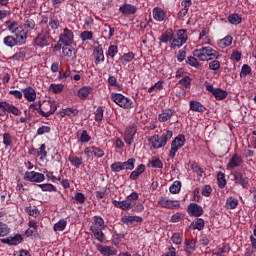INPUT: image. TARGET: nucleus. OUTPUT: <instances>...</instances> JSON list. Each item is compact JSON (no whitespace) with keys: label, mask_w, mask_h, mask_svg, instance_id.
I'll return each instance as SVG.
<instances>
[{"label":"nucleus","mask_w":256,"mask_h":256,"mask_svg":"<svg viewBox=\"0 0 256 256\" xmlns=\"http://www.w3.org/2000/svg\"><path fill=\"white\" fill-rule=\"evenodd\" d=\"M5 47L13 49V47H21L27 43V31L23 28H18L13 35H8L3 38Z\"/></svg>","instance_id":"obj_1"},{"label":"nucleus","mask_w":256,"mask_h":256,"mask_svg":"<svg viewBox=\"0 0 256 256\" xmlns=\"http://www.w3.org/2000/svg\"><path fill=\"white\" fill-rule=\"evenodd\" d=\"M172 137L173 131L164 130L161 136H159V134H154L153 136L148 137L147 140L151 144L152 149H162V147H165V145H167V141H170Z\"/></svg>","instance_id":"obj_2"},{"label":"nucleus","mask_w":256,"mask_h":256,"mask_svg":"<svg viewBox=\"0 0 256 256\" xmlns=\"http://www.w3.org/2000/svg\"><path fill=\"white\" fill-rule=\"evenodd\" d=\"M138 200H139V193L132 192L126 197L125 200H122V201L113 200L112 205H114L116 209H121L122 211H130V209H133L134 204H136Z\"/></svg>","instance_id":"obj_3"},{"label":"nucleus","mask_w":256,"mask_h":256,"mask_svg":"<svg viewBox=\"0 0 256 256\" xmlns=\"http://www.w3.org/2000/svg\"><path fill=\"white\" fill-rule=\"evenodd\" d=\"M193 56L197 57L199 61H213V59H219V53L209 46L194 50Z\"/></svg>","instance_id":"obj_4"},{"label":"nucleus","mask_w":256,"mask_h":256,"mask_svg":"<svg viewBox=\"0 0 256 256\" xmlns=\"http://www.w3.org/2000/svg\"><path fill=\"white\" fill-rule=\"evenodd\" d=\"M188 39L187 29L176 30L174 33V40L170 44L171 49H181V47L187 43Z\"/></svg>","instance_id":"obj_5"},{"label":"nucleus","mask_w":256,"mask_h":256,"mask_svg":"<svg viewBox=\"0 0 256 256\" xmlns=\"http://www.w3.org/2000/svg\"><path fill=\"white\" fill-rule=\"evenodd\" d=\"M185 143H187L185 135L179 134L176 136L171 142V148L168 154L169 159H175V155H177L179 149H183V147H185Z\"/></svg>","instance_id":"obj_6"},{"label":"nucleus","mask_w":256,"mask_h":256,"mask_svg":"<svg viewBox=\"0 0 256 256\" xmlns=\"http://www.w3.org/2000/svg\"><path fill=\"white\" fill-rule=\"evenodd\" d=\"M111 99L122 109H133V100L121 93H112Z\"/></svg>","instance_id":"obj_7"},{"label":"nucleus","mask_w":256,"mask_h":256,"mask_svg":"<svg viewBox=\"0 0 256 256\" xmlns=\"http://www.w3.org/2000/svg\"><path fill=\"white\" fill-rule=\"evenodd\" d=\"M51 43H53V37H51L49 30H42L35 38V44L37 47H41V49L49 47Z\"/></svg>","instance_id":"obj_8"},{"label":"nucleus","mask_w":256,"mask_h":256,"mask_svg":"<svg viewBox=\"0 0 256 256\" xmlns=\"http://www.w3.org/2000/svg\"><path fill=\"white\" fill-rule=\"evenodd\" d=\"M59 107V102L55 100H43L42 101V117H51L57 108Z\"/></svg>","instance_id":"obj_9"},{"label":"nucleus","mask_w":256,"mask_h":256,"mask_svg":"<svg viewBox=\"0 0 256 256\" xmlns=\"http://www.w3.org/2000/svg\"><path fill=\"white\" fill-rule=\"evenodd\" d=\"M75 42V34L69 28L62 29V32L59 35V43H62L64 47H71Z\"/></svg>","instance_id":"obj_10"},{"label":"nucleus","mask_w":256,"mask_h":256,"mask_svg":"<svg viewBox=\"0 0 256 256\" xmlns=\"http://www.w3.org/2000/svg\"><path fill=\"white\" fill-rule=\"evenodd\" d=\"M7 113H12L15 117H19L21 115V110L17 108L15 105L10 104L9 102L1 101L0 102V117H5Z\"/></svg>","instance_id":"obj_11"},{"label":"nucleus","mask_w":256,"mask_h":256,"mask_svg":"<svg viewBox=\"0 0 256 256\" xmlns=\"http://www.w3.org/2000/svg\"><path fill=\"white\" fill-rule=\"evenodd\" d=\"M135 135H137V124H129L124 130V141L128 147L133 145V141H135Z\"/></svg>","instance_id":"obj_12"},{"label":"nucleus","mask_w":256,"mask_h":256,"mask_svg":"<svg viewBox=\"0 0 256 256\" xmlns=\"http://www.w3.org/2000/svg\"><path fill=\"white\" fill-rule=\"evenodd\" d=\"M84 155H86L88 159L91 157H94V159H103V157H105V151L96 146H88L84 149Z\"/></svg>","instance_id":"obj_13"},{"label":"nucleus","mask_w":256,"mask_h":256,"mask_svg":"<svg viewBox=\"0 0 256 256\" xmlns=\"http://www.w3.org/2000/svg\"><path fill=\"white\" fill-rule=\"evenodd\" d=\"M24 181L30 183H43L45 181V174L35 171H26L24 174Z\"/></svg>","instance_id":"obj_14"},{"label":"nucleus","mask_w":256,"mask_h":256,"mask_svg":"<svg viewBox=\"0 0 256 256\" xmlns=\"http://www.w3.org/2000/svg\"><path fill=\"white\" fill-rule=\"evenodd\" d=\"M232 175L234 177L235 185H240L243 189H247V187H249V178L242 172L235 171Z\"/></svg>","instance_id":"obj_15"},{"label":"nucleus","mask_w":256,"mask_h":256,"mask_svg":"<svg viewBox=\"0 0 256 256\" xmlns=\"http://www.w3.org/2000/svg\"><path fill=\"white\" fill-rule=\"evenodd\" d=\"M158 204L160 207H163V209H177L180 207L179 201L171 200L167 197H161L158 201Z\"/></svg>","instance_id":"obj_16"},{"label":"nucleus","mask_w":256,"mask_h":256,"mask_svg":"<svg viewBox=\"0 0 256 256\" xmlns=\"http://www.w3.org/2000/svg\"><path fill=\"white\" fill-rule=\"evenodd\" d=\"M187 213L190 217H201L204 213L203 206L197 203H190L187 207Z\"/></svg>","instance_id":"obj_17"},{"label":"nucleus","mask_w":256,"mask_h":256,"mask_svg":"<svg viewBox=\"0 0 256 256\" xmlns=\"http://www.w3.org/2000/svg\"><path fill=\"white\" fill-rule=\"evenodd\" d=\"M93 57L95 65H99L105 62V53L103 51V45L99 44L94 47Z\"/></svg>","instance_id":"obj_18"},{"label":"nucleus","mask_w":256,"mask_h":256,"mask_svg":"<svg viewBox=\"0 0 256 256\" xmlns=\"http://www.w3.org/2000/svg\"><path fill=\"white\" fill-rule=\"evenodd\" d=\"M137 6L129 3H124L122 6L119 7V13H122L125 17H129L131 15H135L137 13Z\"/></svg>","instance_id":"obj_19"},{"label":"nucleus","mask_w":256,"mask_h":256,"mask_svg":"<svg viewBox=\"0 0 256 256\" xmlns=\"http://www.w3.org/2000/svg\"><path fill=\"white\" fill-rule=\"evenodd\" d=\"M0 241L4 243V245L17 246L23 243V236L21 234H15L13 237L2 238Z\"/></svg>","instance_id":"obj_20"},{"label":"nucleus","mask_w":256,"mask_h":256,"mask_svg":"<svg viewBox=\"0 0 256 256\" xmlns=\"http://www.w3.org/2000/svg\"><path fill=\"white\" fill-rule=\"evenodd\" d=\"M96 249L103 256H115V255H117V250L113 246H103L101 244H96Z\"/></svg>","instance_id":"obj_21"},{"label":"nucleus","mask_w":256,"mask_h":256,"mask_svg":"<svg viewBox=\"0 0 256 256\" xmlns=\"http://www.w3.org/2000/svg\"><path fill=\"white\" fill-rule=\"evenodd\" d=\"M241 165H243V157L235 153L227 164V169H237V167H241Z\"/></svg>","instance_id":"obj_22"},{"label":"nucleus","mask_w":256,"mask_h":256,"mask_svg":"<svg viewBox=\"0 0 256 256\" xmlns=\"http://www.w3.org/2000/svg\"><path fill=\"white\" fill-rule=\"evenodd\" d=\"M177 112L175 109H164L162 110V113L158 115V121L160 123H167V121H170V119L175 115Z\"/></svg>","instance_id":"obj_23"},{"label":"nucleus","mask_w":256,"mask_h":256,"mask_svg":"<svg viewBox=\"0 0 256 256\" xmlns=\"http://www.w3.org/2000/svg\"><path fill=\"white\" fill-rule=\"evenodd\" d=\"M93 91H95V89L92 86H83L78 90L77 97H79L81 101H85L89 99Z\"/></svg>","instance_id":"obj_24"},{"label":"nucleus","mask_w":256,"mask_h":256,"mask_svg":"<svg viewBox=\"0 0 256 256\" xmlns=\"http://www.w3.org/2000/svg\"><path fill=\"white\" fill-rule=\"evenodd\" d=\"M23 96L29 103H33L37 99V92L31 86L26 87L22 90Z\"/></svg>","instance_id":"obj_25"},{"label":"nucleus","mask_w":256,"mask_h":256,"mask_svg":"<svg viewBox=\"0 0 256 256\" xmlns=\"http://www.w3.org/2000/svg\"><path fill=\"white\" fill-rule=\"evenodd\" d=\"M121 223L128 226L133 225V223H143V217L124 215L121 218Z\"/></svg>","instance_id":"obj_26"},{"label":"nucleus","mask_w":256,"mask_h":256,"mask_svg":"<svg viewBox=\"0 0 256 256\" xmlns=\"http://www.w3.org/2000/svg\"><path fill=\"white\" fill-rule=\"evenodd\" d=\"M68 161L72 167H75V169H79V167L85 163L82 157L73 154V152L69 154Z\"/></svg>","instance_id":"obj_27"},{"label":"nucleus","mask_w":256,"mask_h":256,"mask_svg":"<svg viewBox=\"0 0 256 256\" xmlns=\"http://www.w3.org/2000/svg\"><path fill=\"white\" fill-rule=\"evenodd\" d=\"M190 111H193L194 113H205L207 111V108L201 104V102L196 100H191L189 102Z\"/></svg>","instance_id":"obj_28"},{"label":"nucleus","mask_w":256,"mask_h":256,"mask_svg":"<svg viewBox=\"0 0 256 256\" xmlns=\"http://www.w3.org/2000/svg\"><path fill=\"white\" fill-rule=\"evenodd\" d=\"M103 230L104 229H101V228L90 227V231L93 237H95V239L100 243H105V241H107V238L105 237V233H103Z\"/></svg>","instance_id":"obj_29"},{"label":"nucleus","mask_w":256,"mask_h":256,"mask_svg":"<svg viewBox=\"0 0 256 256\" xmlns=\"http://www.w3.org/2000/svg\"><path fill=\"white\" fill-rule=\"evenodd\" d=\"M145 169H146L145 164L138 165L135 168V170L130 173L129 179H131V181H137L139 177H141V175L145 173Z\"/></svg>","instance_id":"obj_30"},{"label":"nucleus","mask_w":256,"mask_h":256,"mask_svg":"<svg viewBox=\"0 0 256 256\" xmlns=\"http://www.w3.org/2000/svg\"><path fill=\"white\" fill-rule=\"evenodd\" d=\"M173 40H174V32L171 29L166 30L158 38V41H160V43H170V45L171 43H173Z\"/></svg>","instance_id":"obj_31"},{"label":"nucleus","mask_w":256,"mask_h":256,"mask_svg":"<svg viewBox=\"0 0 256 256\" xmlns=\"http://www.w3.org/2000/svg\"><path fill=\"white\" fill-rule=\"evenodd\" d=\"M184 251L186 253V255L191 256L193 255L195 249H196V245L197 243L195 242V240L193 239H186L184 242Z\"/></svg>","instance_id":"obj_32"},{"label":"nucleus","mask_w":256,"mask_h":256,"mask_svg":"<svg viewBox=\"0 0 256 256\" xmlns=\"http://www.w3.org/2000/svg\"><path fill=\"white\" fill-rule=\"evenodd\" d=\"M152 13H153V19L155 21H158L159 23L165 21V17H167V13L165 12V10L159 7H155Z\"/></svg>","instance_id":"obj_33"},{"label":"nucleus","mask_w":256,"mask_h":256,"mask_svg":"<svg viewBox=\"0 0 256 256\" xmlns=\"http://www.w3.org/2000/svg\"><path fill=\"white\" fill-rule=\"evenodd\" d=\"M4 25L8 31H11L13 34L17 32V29H23V27L19 26V23L13 19H9Z\"/></svg>","instance_id":"obj_34"},{"label":"nucleus","mask_w":256,"mask_h":256,"mask_svg":"<svg viewBox=\"0 0 256 256\" xmlns=\"http://www.w3.org/2000/svg\"><path fill=\"white\" fill-rule=\"evenodd\" d=\"M92 220L94 225H91L90 227H95V229H105V227H107L105 225V220L103 219V217L99 215L93 216Z\"/></svg>","instance_id":"obj_35"},{"label":"nucleus","mask_w":256,"mask_h":256,"mask_svg":"<svg viewBox=\"0 0 256 256\" xmlns=\"http://www.w3.org/2000/svg\"><path fill=\"white\" fill-rule=\"evenodd\" d=\"M238 206H239V200L234 196H229L226 199L225 209L233 210V209H237Z\"/></svg>","instance_id":"obj_36"},{"label":"nucleus","mask_w":256,"mask_h":256,"mask_svg":"<svg viewBox=\"0 0 256 256\" xmlns=\"http://www.w3.org/2000/svg\"><path fill=\"white\" fill-rule=\"evenodd\" d=\"M227 21L228 23H230V25H241L243 18L241 17V15L233 13L228 15Z\"/></svg>","instance_id":"obj_37"},{"label":"nucleus","mask_w":256,"mask_h":256,"mask_svg":"<svg viewBox=\"0 0 256 256\" xmlns=\"http://www.w3.org/2000/svg\"><path fill=\"white\" fill-rule=\"evenodd\" d=\"M232 43H233V36L227 35L223 39L218 40V47H220V49H226V47H230Z\"/></svg>","instance_id":"obj_38"},{"label":"nucleus","mask_w":256,"mask_h":256,"mask_svg":"<svg viewBox=\"0 0 256 256\" xmlns=\"http://www.w3.org/2000/svg\"><path fill=\"white\" fill-rule=\"evenodd\" d=\"M135 59V53L133 52H127L124 53L120 58L119 61L122 65H128V63H131Z\"/></svg>","instance_id":"obj_39"},{"label":"nucleus","mask_w":256,"mask_h":256,"mask_svg":"<svg viewBox=\"0 0 256 256\" xmlns=\"http://www.w3.org/2000/svg\"><path fill=\"white\" fill-rule=\"evenodd\" d=\"M62 53L64 57H68L69 59H77V50L69 48V46L62 47Z\"/></svg>","instance_id":"obj_40"},{"label":"nucleus","mask_w":256,"mask_h":256,"mask_svg":"<svg viewBox=\"0 0 256 256\" xmlns=\"http://www.w3.org/2000/svg\"><path fill=\"white\" fill-rule=\"evenodd\" d=\"M39 189L48 193H57V187L51 183L38 184Z\"/></svg>","instance_id":"obj_41"},{"label":"nucleus","mask_w":256,"mask_h":256,"mask_svg":"<svg viewBox=\"0 0 256 256\" xmlns=\"http://www.w3.org/2000/svg\"><path fill=\"white\" fill-rule=\"evenodd\" d=\"M148 167H152V169H163V162L154 156L149 160Z\"/></svg>","instance_id":"obj_42"},{"label":"nucleus","mask_w":256,"mask_h":256,"mask_svg":"<svg viewBox=\"0 0 256 256\" xmlns=\"http://www.w3.org/2000/svg\"><path fill=\"white\" fill-rule=\"evenodd\" d=\"M217 184L219 189H225V187L227 186V179L225 178V173L221 171L217 173Z\"/></svg>","instance_id":"obj_43"},{"label":"nucleus","mask_w":256,"mask_h":256,"mask_svg":"<svg viewBox=\"0 0 256 256\" xmlns=\"http://www.w3.org/2000/svg\"><path fill=\"white\" fill-rule=\"evenodd\" d=\"M227 91L216 88V91H214L213 96L215 97L216 101H223V99H227Z\"/></svg>","instance_id":"obj_44"},{"label":"nucleus","mask_w":256,"mask_h":256,"mask_svg":"<svg viewBox=\"0 0 256 256\" xmlns=\"http://www.w3.org/2000/svg\"><path fill=\"white\" fill-rule=\"evenodd\" d=\"M135 163H137L135 158H129L127 161L122 162L124 171H133L135 169Z\"/></svg>","instance_id":"obj_45"},{"label":"nucleus","mask_w":256,"mask_h":256,"mask_svg":"<svg viewBox=\"0 0 256 256\" xmlns=\"http://www.w3.org/2000/svg\"><path fill=\"white\" fill-rule=\"evenodd\" d=\"M103 107L99 106L95 112H94V120L96 121V123H98V125H101V123H103Z\"/></svg>","instance_id":"obj_46"},{"label":"nucleus","mask_w":256,"mask_h":256,"mask_svg":"<svg viewBox=\"0 0 256 256\" xmlns=\"http://www.w3.org/2000/svg\"><path fill=\"white\" fill-rule=\"evenodd\" d=\"M186 64L190 65V67H194L195 69H200L201 63L194 56H188L186 58Z\"/></svg>","instance_id":"obj_47"},{"label":"nucleus","mask_w":256,"mask_h":256,"mask_svg":"<svg viewBox=\"0 0 256 256\" xmlns=\"http://www.w3.org/2000/svg\"><path fill=\"white\" fill-rule=\"evenodd\" d=\"M110 169L113 173H121V171H125L123 162H121V161L112 163L110 165Z\"/></svg>","instance_id":"obj_48"},{"label":"nucleus","mask_w":256,"mask_h":256,"mask_svg":"<svg viewBox=\"0 0 256 256\" xmlns=\"http://www.w3.org/2000/svg\"><path fill=\"white\" fill-rule=\"evenodd\" d=\"M37 157H40L41 161L47 159V145L41 144L40 147L37 149Z\"/></svg>","instance_id":"obj_49"},{"label":"nucleus","mask_w":256,"mask_h":256,"mask_svg":"<svg viewBox=\"0 0 256 256\" xmlns=\"http://www.w3.org/2000/svg\"><path fill=\"white\" fill-rule=\"evenodd\" d=\"M117 53H119V47L117 45H110L108 47V51L106 52V57H111V59H115Z\"/></svg>","instance_id":"obj_50"},{"label":"nucleus","mask_w":256,"mask_h":256,"mask_svg":"<svg viewBox=\"0 0 256 256\" xmlns=\"http://www.w3.org/2000/svg\"><path fill=\"white\" fill-rule=\"evenodd\" d=\"M169 191L170 193H172V195H177V193H180L181 181L179 180L174 181L173 184L170 186Z\"/></svg>","instance_id":"obj_51"},{"label":"nucleus","mask_w":256,"mask_h":256,"mask_svg":"<svg viewBox=\"0 0 256 256\" xmlns=\"http://www.w3.org/2000/svg\"><path fill=\"white\" fill-rule=\"evenodd\" d=\"M66 228H67V220L65 219L59 220L53 226L54 231H65Z\"/></svg>","instance_id":"obj_52"},{"label":"nucleus","mask_w":256,"mask_h":256,"mask_svg":"<svg viewBox=\"0 0 256 256\" xmlns=\"http://www.w3.org/2000/svg\"><path fill=\"white\" fill-rule=\"evenodd\" d=\"M178 85H181L183 89L191 88V78L189 76H184L182 79L178 81Z\"/></svg>","instance_id":"obj_53"},{"label":"nucleus","mask_w":256,"mask_h":256,"mask_svg":"<svg viewBox=\"0 0 256 256\" xmlns=\"http://www.w3.org/2000/svg\"><path fill=\"white\" fill-rule=\"evenodd\" d=\"M3 145L5 147H11L13 145V136L9 132L3 134Z\"/></svg>","instance_id":"obj_54"},{"label":"nucleus","mask_w":256,"mask_h":256,"mask_svg":"<svg viewBox=\"0 0 256 256\" xmlns=\"http://www.w3.org/2000/svg\"><path fill=\"white\" fill-rule=\"evenodd\" d=\"M25 213H27V215H30V217L37 218V217H39L41 212L37 208H33L32 206H28V207L25 208Z\"/></svg>","instance_id":"obj_55"},{"label":"nucleus","mask_w":256,"mask_h":256,"mask_svg":"<svg viewBox=\"0 0 256 256\" xmlns=\"http://www.w3.org/2000/svg\"><path fill=\"white\" fill-rule=\"evenodd\" d=\"M11 233V228L7 224L0 222V237H7Z\"/></svg>","instance_id":"obj_56"},{"label":"nucleus","mask_w":256,"mask_h":256,"mask_svg":"<svg viewBox=\"0 0 256 256\" xmlns=\"http://www.w3.org/2000/svg\"><path fill=\"white\" fill-rule=\"evenodd\" d=\"M78 139L80 143H89V141H91V136L89 135V132H87V130H83L80 133V136H78Z\"/></svg>","instance_id":"obj_57"},{"label":"nucleus","mask_w":256,"mask_h":256,"mask_svg":"<svg viewBox=\"0 0 256 256\" xmlns=\"http://www.w3.org/2000/svg\"><path fill=\"white\" fill-rule=\"evenodd\" d=\"M163 87H164L163 80H160L148 89V93H155L157 91H162Z\"/></svg>","instance_id":"obj_58"},{"label":"nucleus","mask_w":256,"mask_h":256,"mask_svg":"<svg viewBox=\"0 0 256 256\" xmlns=\"http://www.w3.org/2000/svg\"><path fill=\"white\" fill-rule=\"evenodd\" d=\"M66 115L69 119H73L74 117H79V110L77 108L68 107L66 108Z\"/></svg>","instance_id":"obj_59"},{"label":"nucleus","mask_w":256,"mask_h":256,"mask_svg":"<svg viewBox=\"0 0 256 256\" xmlns=\"http://www.w3.org/2000/svg\"><path fill=\"white\" fill-rule=\"evenodd\" d=\"M73 199H75L76 203H78L79 205H83V203L87 201V197H85V194L81 192H76Z\"/></svg>","instance_id":"obj_60"},{"label":"nucleus","mask_w":256,"mask_h":256,"mask_svg":"<svg viewBox=\"0 0 256 256\" xmlns=\"http://www.w3.org/2000/svg\"><path fill=\"white\" fill-rule=\"evenodd\" d=\"M247 75H251V66L248 64H243L240 72V77H247Z\"/></svg>","instance_id":"obj_61"},{"label":"nucleus","mask_w":256,"mask_h":256,"mask_svg":"<svg viewBox=\"0 0 256 256\" xmlns=\"http://www.w3.org/2000/svg\"><path fill=\"white\" fill-rule=\"evenodd\" d=\"M64 87L65 86L63 84H51L50 91H53L55 94H59L63 91Z\"/></svg>","instance_id":"obj_62"},{"label":"nucleus","mask_w":256,"mask_h":256,"mask_svg":"<svg viewBox=\"0 0 256 256\" xmlns=\"http://www.w3.org/2000/svg\"><path fill=\"white\" fill-rule=\"evenodd\" d=\"M81 41H91L93 39V32L91 31H84L80 34Z\"/></svg>","instance_id":"obj_63"},{"label":"nucleus","mask_w":256,"mask_h":256,"mask_svg":"<svg viewBox=\"0 0 256 256\" xmlns=\"http://www.w3.org/2000/svg\"><path fill=\"white\" fill-rule=\"evenodd\" d=\"M209 69L211 71H219L221 69V62L219 60H213L209 63Z\"/></svg>","instance_id":"obj_64"}]
</instances>
